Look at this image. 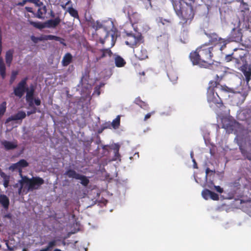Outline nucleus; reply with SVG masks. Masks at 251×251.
Here are the masks:
<instances>
[{
    "label": "nucleus",
    "instance_id": "nucleus-1",
    "mask_svg": "<svg viewBox=\"0 0 251 251\" xmlns=\"http://www.w3.org/2000/svg\"><path fill=\"white\" fill-rule=\"evenodd\" d=\"M213 46H208L204 44L198 48L195 51H192L189 58L194 65H198L201 68H208L214 64L212 59Z\"/></svg>",
    "mask_w": 251,
    "mask_h": 251
},
{
    "label": "nucleus",
    "instance_id": "nucleus-2",
    "mask_svg": "<svg viewBox=\"0 0 251 251\" xmlns=\"http://www.w3.org/2000/svg\"><path fill=\"white\" fill-rule=\"evenodd\" d=\"M232 89L224 85H221L217 81H210L207 89V97L209 102H212L219 107L223 106L221 97H224V94L232 92Z\"/></svg>",
    "mask_w": 251,
    "mask_h": 251
},
{
    "label": "nucleus",
    "instance_id": "nucleus-3",
    "mask_svg": "<svg viewBox=\"0 0 251 251\" xmlns=\"http://www.w3.org/2000/svg\"><path fill=\"white\" fill-rule=\"evenodd\" d=\"M176 15L180 19V23L183 26L189 25L194 18L195 13L191 3H185L186 6H183L184 2L182 0H171Z\"/></svg>",
    "mask_w": 251,
    "mask_h": 251
},
{
    "label": "nucleus",
    "instance_id": "nucleus-4",
    "mask_svg": "<svg viewBox=\"0 0 251 251\" xmlns=\"http://www.w3.org/2000/svg\"><path fill=\"white\" fill-rule=\"evenodd\" d=\"M44 182V180L39 176H33L31 178L26 176H22V179L19 180L21 186L18 190V193L19 195L22 193L24 187L27 188V192L38 190Z\"/></svg>",
    "mask_w": 251,
    "mask_h": 251
},
{
    "label": "nucleus",
    "instance_id": "nucleus-5",
    "mask_svg": "<svg viewBox=\"0 0 251 251\" xmlns=\"http://www.w3.org/2000/svg\"><path fill=\"white\" fill-rule=\"evenodd\" d=\"M209 38V41L208 43V46L210 45H214V47H218L220 50H222L226 48L227 42L224 39L219 37L218 35L216 33H211L208 35Z\"/></svg>",
    "mask_w": 251,
    "mask_h": 251
},
{
    "label": "nucleus",
    "instance_id": "nucleus-6",
    "mask_svg": "<svg viewBox=\"0 0 251 251\" xmlns=\"http://www.w3.org/2000/svg\"><path fill=\"white\" fill-rule=\"evenodd\" d=\"M28 78L25 77L22 79L17 84V86L14 89V95L21 98L24 95L26 90H28L27 85V81Z\"/></svg>",
    "mask_w": 251,
    "mask_h": 251
},
{
    "label": "nucleus",
    "instance_id": "nucleus-7",
    "mask_svg": "<svg viewBox=\"0 0 251 251\" xmlns=\"http://www.w3.org/2000/svg\"><path fill=\"white\" fill-rule=\"evenodd\" d=\"M127 40L125 41L126 45L131 48H135L141 40V36H136L132 34H127Z\"/></svg>",
    "mask_w": 251,
    "mask_h": 251
},
{
    "label": "nucleus",
    "instance_id": "nucleus-8",
    "mask_svg": "<svg viewBox=\"0 0 251 251\" xmlns=\"http://www.w3.org/2000/svg\"><path fill=\"white\" fill-rule=\"evenodd\" d=\"M2 52V31L0 27V75L4 79L6 76V67L2 58L1 57Z\"/></svg>",
    "mask_w": 251,
    "mask_h": 251
},
{
    "label": "nucleus",
    "instance_id": "nucleus-9",
    "mask_svg": "<svg viewBox=\"0 0 251 251\" xmlns=\"http://www.w3.org/2000/svg\"><path fill=\"white\" fill-rule=\"evenodd\" d=\"M134 52L135 55L139 60H144L148 57L147 50L143 47L137 49Z\"/></svg>",
    "mask_w": 251,
    "mask_h": 251
},
{
    "label": "nucleus",
    "instance_id": "nucleus-10",
    "mask_svg": "<svg viewBox=\"0 0 251 251\" xmlns=\"http://www.w3.org/2000/svg\"><path fill=\"white\" fill-rule=\"evenodd\" d=\"M1 145L4 147L6 151H9L15 149L18 147L16 141L11 142L7 140H3L1 142Z\"/></svg>",
    "mask_w": 251,
    "mask_h": 251
},
{
    "label": "nucleus",
    "instance_id": "nucleus-11",
    "mask_svg": "<svg viewBox=\"0 0 251 251\" xmlns=\"http://www.w3.org/2000/svg\"><path fill=\"white\" fill-rule=\"evenodd\" d=\"M61 22V19L59 16L54 19H50L45 22L46 28H55Z\"/></svg>",
    "mask_w": 251,
    "mask_h": 251
},
{
    "label": "nucleus",
    "instance_id": "nucleus-12",
    "mask_svg": "<svg viewBox=\"0 0 251 251\" xmlns=\"http://www.w3.org/2000/svg\"><path fill=\"white\" fill-rule=\"evenodd\" d=\"M26 100L28 103V105L30 107L33 106V96L34 93V89L33 86L30 87V90L28 88V90H26Z\"/></svg>",
    "mask_w": 251,
    "mask_h": 251
},
{
    "label": "nucleus",
    "instance_id": "nucleus-13",
    "mask_svg": "<svg viewBox=\"0 0 251 251\" xmlns=\"http://www.w3.org/2000/svg\"><path fill=\"white\" fill-rule=\"evenodd\" d=\"M127 14L130 21L133 24H137L141 20L140 15L136 12H130L129 11H128Z\"/></svg>",
    "mask_w": 251,
    "mask_h": 251
},
{
    "label": "nucleus",
    "instance_id": "nucleus-14",
    "mask_svg": "<svg viewBox=\"0 0 251 251\" xmlns=\"http://www.w3.org/2000/svg\"><path fill=\"white\" fill-rule=\"evenodd\" d=\"M120 124V117L118 116L115 119H114L111 123H106L105 124V126L103 127L102 129L110 128L111 126H112L114 128L116 129L119 127ZM102 131H101V132ZM99 132H100V131Z\"/></svg>",
    "mask_w": 251,
    "mask_h": 251
},
{
    "label": "nucleus",
    "instance_id": "nucleus-15",
    "mask_svg": "<svg viewBox=\"0 0 251 251\" xmlns=\"http://www.w3.org/2000/svg\"><path fill=\"white\" fill-rule=\"evenodd\" d=\"M99 51L101 53V54L99 56L96 57V62H98L107 56L111 57L112 54V52L109 48L100 49Z\"/></svg>",
    "mask_w": 251,
    "mask_h": 251
},
{
    "label": "nucleus",
    "instance_id": "nucleus-16",
    "mask_svg": "<svg viewBox=\"0 0 251 251\" xmlns=\"http://www.w3.org/2000/svg\"><path fill=\"white\" fill-rule=\"evenodd\" d=\"M47 12V8L46 6L43 5L38 8L37 13L34 14V17L38 19H43L44 18V15Z\"/></svg>",
    "mask_w": 251,
    "mask_h": 251
},
{
    "label": "nucleus",
    "instance_id": "nucleus-17",
    "mask_svg": "<svg viewBox=\"0 0 251 251\" xmlns=\"http://www.w3.org/2000/svg\"><path fill=\"white\" fill-rule=\"evenodd\" d=\"M0 203L5 210H7L9 206V199L4 194L0 195Z\"/></svg>",
    "mask_w": 251,
    "mask_h": 251
},
{
    "label": "nucleus",
    "instance_id": "nucleus-18",
    "mask_svg": "<svg viewBox=\"0 0 251 251\" xmlns=\"http://www.w3.org/2000/svg\"><path fill=\"white\" fill-rule=\"evenodd\" d=\"M14 50L10 49L6 52L5 54V62L7 65L10 67L13 60Z\"/></svg>",
    "mask_w": 251,
    "mask_h": 251
},
{
    "label": "nucleus",
    "instance_id": "nucleus-19",
    "mask_svg": "<svg viewBox=\"0 0 251 251\" xmlns=\"http://www.w3.org/2000/svg\"><path fill=\"white\" fill-rule=\"evenodd\" d=\"M134 103L144 110H148L149 109L148 104L146 102L143 101L140 97H137L135 99Z\"/></svg>",
    "mask_w": 251,
    "mask_h": 251
},
{
    "label": "nucleus",
    "instance_id": "nucleus-20",
    "mask_svg": "<svg viewBox=\"0 0 251 251\" xmlns=\"http://www.w3.org/2000/svg\"><path fill=\"white\" fill-rule=\"evenodd\" d=\"M64 175L68 176L69 178L77 179L80 174L77 173L73 169H68L67 170Z\"/></svg>",
    "mask_w": 251,
    "mask_h": 251
},
{
    "label": "nucleus",
    "instance_id": "nucleus-21",
    "mask_svg": "<svg viewBox=\"0 0 251 251\" xmlns=\"http://www.w3.org/2000/svg\"><path fill=\"white\" fill-rule=\"evenodd\" d=\"M73 56L70 53H67L63 57L62 64L63 66L69 65L72 61Z\"/></svg>",
    "mask_w": 251,
    "mask_h": 251
},
{
    "label": "nucleus",
    "instance_id": "nucleus-22",
    "mask_svg": "<svg viewBox=\"0 0 251 251\" xmlns=\"http://www.w3.org/2000/svg\"><path fill=\"white\" fill-rule=\"evenodd\" d=\"M242 72L246 77V80L247 82H249L251 80V71L250 68H247L245 66H244L242 69Z\"/></svg>",
    "mask_w": 251,
    "mask_h": 251
},
{
    "label": "nucleus",
    "instance_id": "nucleus-23",
    "mask_svg": "<svg viewBox=\"0 0 251 251\" xmlns=\"http://www.w3.org/2000/svg\"><path fill=\"white\" fill-rule=\"evenodd\" d=\"M115 63L116 67H123L126 64V62L121 56L117 55L115 58Z\"/></svg>",
    "mask_w": 251,
    "mask_h": 251
},
{
    "label": "nucleus",
    "instance_id": "nucleus-24",
    "mask_svg": "<svg viewBox=\"0 0 251 251\" xmlns=\"http://www.w3.org/2000/svg\"><path fill=\"white\" fill-rule=\"evenodd\" d=\"M28 22L30 25H32L33 26H34V27H35L36 28H38L39 29H42L43 28H46V26H45L46 25L45 24V22L44 23H41L40 22H33L32 21H30V20H28Z\"/></svg>",
    "mask_w": 251,
    "mask_h": 251
},
{
    "label": "nucleus",
    "instance_id": "nucleus-25",
    "mask_svg": "<svg viewBox=\"0 0 251 251\" xmlns=\"http://www.w3.org/2000/svg\"><path fill=\"white\" fill-rule=\"evenodd\" d=\"M46 38L47 40H54L57 41H59L60 43L63 45H66L65 43H64V39L60 37L53 35H46Z\"/></svg>",
    "mask_w": 251,
    "mask_h": 251
},
{
    "label": "nucleus",
    "instance_id": "nucleus-26",
    "mask_svg": "<svg viewBox=\"0 0 251 251\" xmlns=\"http://www.w3.org/2000/svg\"><path fill=\"white\" fill-rule=\"evenodd\" d=\"M19 167L20 168L19 174L22 177V168L26 167L28 166V163L25 159H21L18 162Z\"/></svg>",
    "mask_w": 251,
    "mask_h": 251
},
{
    "label": "nucleus",
    "instance_id": "nucleus-27",
    "mask_svg": "<svg viewBox=\"0 0 251 251\" xmlns=\"http://www.w3.org/2000/svg\"><path fill=\"white\" fill-rule=\"evenodd\" d=\"M15 121L22 120L25 118L26 113L24 111H18L16 114L13 115Z\"/></svg>",
    "mask_w": 251,
    "mask_h": 251
},
{
    "label": "nucleus",
    "instance_id": "nucleus-28",
    "mask_svg": "<svg viewBox=\"0 0 251 251\" xmlns=\"http://www.w3.org/2000/svg\"><path fill=\"white\" fill-rule=\"evenodd\" d=\"M120 148V146L118 144H115L112 148V149L114 150V160H116L117 159H119L121 156L120 154L119 153Z\"/></svg>",
    "mask_w": 251,
    "mask_h": 251
},
{
    "label": "nucleus",
    "instance_id": "nucleus-29",
    "mask_svg": "<svg viewBox=\"0 0 251 251\" xmlns=\"http://www.w3.org/2000/svg\"><path fill=\"white\" fill-rule=\"evenodd\" d=\"M151 0H139L140 2L139 4L143 7V8L148 9L149 8L152 7L151 4Z\"/></svg>",
    "mask_w": 251,
    "mask_h": 251
},
{
    "label": "nucleus",
    "instance_id": "nucleus-30",
    "mask_svg": "<svg viewBox=\"0 0 251 251\" xmlns=\"http://www.w3.org/2000/svg\"><path fill=\"white\" fill-rule=\"evenodd\" d=\"M67 11L72 17L79 19V17L77 11L74 9L73 7H69L68 8Z\"/></svg>",
    "mask_w": 251,
    "mask_h": 251
},
{
    "label": "nucleus",
    "instance_id": "nucleus-31",
    "mask_svg": "<svg viewBox=\"0 0 251 251\" xmlns=\"http://www.w3.org/2000/svg\"><path fill=\"white\" fill-rule=\"evenodd\" d=\"M77 179L80 180L81 184L84 186H87L90 182L89 179L86 176L80 174L78 176V177Z\"/></svg>",
    "mask_w": 251,
    "mask_h": 251
},
{
    "label": "nucleus",
    "instance_id": "nucleus-32",
    "mask_svg": "<svg viewBox=\"0 0 251 251\" xmlns=\"http://www.w3.org/2000/svg\"><path fill=\"white\" fill-rule=\"evenodd\" d=\"M1 177L3 179V186L5 188L8 187L10 181V176L5 173H1Z\"/></svg>",
    "mask_w": 251,
    "mask_h": 251
},
{
    "label": "nucleus",
    "instance_id": "nucleus-33",
    "mask_svg": "<svg viewBox=\"0 0 251 251\" xmlns=\"http://www.w3.org/2000/svg\"><path fill=\"white\" fill-rule=\"evenodd\" d=\"M202 197L206 200L210 198V190L208 189H204L201 192Z\"/></svg>",
    "mask_w": 251,
    "mask_h": 251
},
{
    "label": "nucleus",
    "instance_id": "nucleus-34",
    "mask_svg": "<svg viewBox=\"0 0 251 251\" xmlns=\"http://www.w3.org/2000/svg\"><path fill=\"white\" fill-rule=\"evenodd\" d=\"M205 178L207 180L208 177H210L211 176H214L215 173V170H211L209 168H207L205 170Z\"/></svg>",
    "mask_w": 251,
    "mask_h": 251
},
{
    "label": "nucleus",
    "instance_id": "nucleus-35",
    "mask_svg": "<svg viewBox=\"0 0 251 251\" xmlns=\"http://www.w3.org/2000/svg\"><path fill=\"white\" fill-rule=\"evenodd\" d=\"M18 74V72L17 71H13L11 73L9 83L12 84L16 78L17 75Z\"/></svg>",
    "mask_w": 251,
    "mask_h": 251
},
{
    "label": "nucleus",
    "instance_id": "nucleus-36",
    "mask_svg": "<svg viewBox=\"0 0 251 251\" xmlns=\"http://www.w3.org/2000/svg\"><path fill=\"white\" fill-rule=\"evenodd\" d=\"M56 245V241L53 240L49 242L48 246L46 247V249L48 251L50 250L53 247Z\"/></svg>",
    "mask_w": 251,
    "mask_h": 251
},
{
    "label": "nucleus",
    "instance_id": "nucleus-37",
    "mask_svg": "<svg viewBox=\"0 0 251 251\" xmlns=\"http://www.w3.org/2000/svg\"><path fill=\"white\" fill-rule=\"evenodd\" d=\"M240 150L244 156L246 157L249 160H251V155L246 150L242 148H240Z\"/></svg>",
    "mask_w": 251,
    "mask_h": 251
},
{
    "label": "nucleus",
    "instance_id": "nucleus-38",
    "mask_svg": "<svg viewBox=\"0 0 251 251\" xmlns=\"http://www.w3.org/2000/svg\"><path fill=\"white\" fill-rule=\"evenodd\" d=\"M28 2L34 4L36 6L40 7L44 5V3L40 0H29Z\"/></svg>",
    "mask_w": 251,
    "mask_h": 251
},
{
    "label": "nucleus",
    "instance_id": "nucleus-39",
    "mask_svg": "<svg viewBox=\"0 0 251 251\" xmlns=\"http://www.w3.org/2000/svg\"><path fill=\"white\" fill-rule=\"evenodd\" d=\"M210 198L214 201L219 200V195L215 192L210 191Z\"/></svg>",
    "mask_w": 251,
    "mask_h": 251
},
{
    "label": "nucleus",
    "instance_id": "nucleus-40",
    "mask_svg": "<svg viewBox=\"0 0 251 251\" xmlns=\"http://www.w3.org/2000/svg\"><path fill=\"white\" fill-rule=\"evenodd\" d=\"M237 34V36L236 37H233L234 38L233 41L236 42H239V41H241L242 37V33L240 31H238Z\"/></svg>",
    "mask_w": 251,
    "mask_h": 251
},
{
    "label": "nucleus",
    "instance_id": "nucleus-41",
    "mask_svg": "<svg viewBox=\"0 0 251 251\" xmlns=\"http://www.w3.org/2000/svg\"><path fill=\"white\" fill-rule=\"evenodd\" d=\"M93 27L95 28L96 30L102 27V25L100 22L97 21L96 23H94L92 25Z\"/></svg>",
    "mask_w": 251,
    "mask_h": 251
},
{
    "label": "nucleus",
    "instance_id": "nucleus-42",
    "mask_svg": "<svg viewBox=\"0 0 251 251\" xmlns=\"http://www.w3.org/2000/svg\"><path fill=\"white\" fill-rule=\"evenodd\" d=\"M9 169L11 170L12 171H14L15 170H18V171H20V168L19 167V165L18 164V162L16 163L12 164L9 167Z\"/></svg>",
    "mask_w": 251,
    "mask_h": 251
},
{
    "label": "nucleus",
    "instance_id": "nucleus-43",
    "mask_svg": "<svg viewBox=\"0 0 251 251\" xmlns=\"http://www.w3.org/2000/svg\"><path fill=\"white\" fill-rule=\"evenodd\" d=\"M241 6L242 8L243 9V11H246L249 10V7L248 4L245 2L244 1H242L241 2Z\"/></svg>",
    "mask_w": 251,
    "mask_h": 251
},
{
    "label": "nucleus",
    "instance_id": "nucleus-44",
    "mask_svg": "<svg viewBox=\"0 0 251 251\" xmlns=\"http://www.w3.org/2000/svg\"><path fill=\"white\" fill-rule=\"evenodd\" d=\"M32 109L30 111H28L27 112V115L29 116L31 114H35L37 112V109L34 105L32 107Z\"/></svg>",
    "mask_w": 251,
    "mask_h": 251
},
{
    "label": "nucleus",
    "instance_id": "nucleus-45",
    "mask_svg": "<svg viewBox=\"0 0 251 251\" xmlns=\"http://www.w3.org/2000/svg\"><path fill=\"white\" fill-rule=\"evenodd\" d=\"M3 242H5L8 250L10 251H13V250H14L13 248L12 247L10 246L9 245L8 240L4 239Z\"/></svg>",
    "mask_w": 251,
    "mask_h": 251
},
{
    "label": "nucleus",
    "instance_id": "nucleus-46",
    "mask_svg": "<svg viewBox=\"0 0 251 251\" xmlns=\"http://www.w3.org/2000/svg\"><path fill=\"white\" fill-rule=\"evenodd\" d=\"M214 188L215 190L219 193H222L223 192V189L220 186H214Z\"/></svg>",
    "mask_w": 251,
    "mask_h": 251
},
{
    "label": "nucleus",
    "instance_id": "nucleus-47",
    "mask_svg": "<svg viewBox=\"0 0 251 251\" xmlns=\"http://www.w3.org/2000/svg\"><path fill=\"white\" fill-rule=\"evenodd\" d=\"M29 0H23L22 1L18 2L17 5L18 6H23L26 2H28Z\"/></svg>",
    "mask_w": 251,
    "mask_h": 251
},
{
    "label": "nucleus",
    "instance_id": "nucleus-48",
    "mask_svg": "<svg viewBox=\"0 0 251 251\" xmlns=\"http://www.w3.org/2000/svg\"><path fill=\"white\" fill-rule=\"evenodd\" d=\"M31 39L34 43H37L39 42L38 37L33 35L31 36Z\"/></svg>",
    "mask_w": 251,
    "mask_h": 251
},
{
    "label": "nucleus",
    "instance_id": "nucleus-49",
    "mask_svg": "<svg viewBox=\"0 0 251 251\" xmlns=\"http://www.w3.org/2000/svg\"><path fill=\"white\" fill-rule=\"evenodd\" d=\"M154 113V111H152L151 113H149L145 115V116L144 121H147L148 119L150 118V117H151V114H153Z\"/></svg>",
    "mask_w": 251,
    "mask_h": 251
},
{
    "label": "nucleus",
    "instance_id": "nucleus-50",
    "mask_svg": "<svg viewBox=\"0 0 251 251\" xmlns=\"http://www.w3.org/2000/svg\"><path fill=\"white\" fill-rule=\"evenodd\" d=\"M34 103L36 105L39 106L41 104V100L38 98L34 100Z\"/></svg>",
    "mask_w": 251,
    "mask_h": 251
},
{
    "label": "nucleus",
    "instance_id": "nucleus-51",
    "mask_svg": "<svg viewBox=\"0 0 251 251\" xmlns=\"http://www.w3.org/2000/svg\"><path fill=\"white\" fill-rule=\"evenodd\" d=\"M38 37L39 41L47 40L46 35H42L41 36Z\"/></svg>",
    "mask_w": 251,
    "mask_h": 251
},
{
    "label": "nucleus",
    "instance_id": "nucleus-52",
    "mask_svg": "<svg viewBox=\"0 0 251 251\" xmlns=\"http://www.w3.org/2000/svg\"><path fill=\"white\" fill-rule=\"evenodd\" d=\"M25 10H26V11H27L28 12H30V13H32L33 15L34 14H35V12H33V10H32V8L31 7H25Z\"/></svg>",
    "mask_w": 251,
    "mask_h": 251
},
{
    "label": "nucleus",
    "instance_id": "nucleus-53",
    "mask_svg": "<svg viewBox=\"0 0 251 251\" xmlns=\"http://www.w3.org/2000/svg\"><path fill=\"white\" fill-rule=\"evenodd\" d=\"M12 121H15L13 118V115L8 118L5 121V123H8Z\"/></svg>",
    "mask_w": 251,
    "mask_h": 251
},
{
    "label": "nucleus",
    "instance_id": "nucleus-54",
    "mask_svg": "<svg viewBox=\"0 0 251 251\" xmlns=\"http://www.w3.org/2000/svg\"><path fill=\"white\" fill-rule=\"evenodd\" d=\"M71 0L68 1L65 4L62 5L61 6L63 9H65L66 8V6L69 4L71 2Z\"/></svg>",
    "mask_w": 251,
    "mask_h": 251
},
{
    "label": "nucleus",
    "instance_id": "nucleus-55",
    "mask_svg": "<svg viewBox=\"0 0 251 251\" xmlns=\"http://www.w3.org/2000/svg\"><path fill=\"white\" fill-rule=\"evenodd\" d=\"M193 162L194 163V165H193L194 168L197 169L198 168L197 164L196 161L194 158H193Z\"/></svg>",
    "mask_w": 251,
    "mask_h": 251
},
{
    "label": "nucleus",
    "instance_id": "nucleus-56",
    "mask_svg": "<svg viewBox=\"0 0 251 251\" xmlns=\"http://www.w3.org/2000/svg\"><path fill=\"white\" fill-rule=\"evenodd\" d=\"M100 42L102 44V45H103L104 44V42H105V41H104V39H102L101 38H100Z\"/></svg>",
    "mask_w": 251,
    "mask_h": 251
},
{
    "label": "nucleus",
    "instance_id": "nucleus-57",
    "mask_svg": "<svg viewBox=\"0 0 251 251\" xmlns=\"http://www.w3.org/2000/svg\"><path fill=\"white\" fill-rule=\"evenodd\" d=\"M50 16L52 18H54V17L55 14H54V13L52 11H50Z\"/></svg>",
    "mask_w": 251,
    "mask_h": 251
},
{
    "label": "nucleus",
    "instance_id": "nucleus-58",
    "mask_svg": "<svg viewBox=\"0 0 251 251\" xmlns=\"http://www.w3.org/2000/svg\"><path fill=\"white\" fill-rule=\"evenodd\" d=\"M4 217H5V218H8V219H11V214H6V215H5L4 216Z\"/></svg>",
    "mask_w": 251,
    "mask_h": 251
},
{
    "label": "nucleus",
    "instance_id": "nucleus-59",
    "mask_svg": "<svg viewBox=\"0 0 251 251\" xmlns=\"http://www.w3.org/2000/svg\"><path fill=\"white\" fill-rule=\"evenodd\" d=\"M163 21L167 23H171V21L169 20L164 19Z\"/></svg>",
    "mask_w": 251,
    "mask_h": 251
},
{
    "label": "nucleus",
    "instance_id": "nucleus-60",
    "mask_svg": "<svg viewBox=\"0 0 251 251\" xmlns=\"http://www.w3.org/2000/svg\"><path fill=\"white\" fill-rule=\"evenodd\" d=\"M39 251H48L45 248H43V249L40 250Z\"/></svg>",
    "mask_w": 251,
    "mask_h": 251
},
{
    "label": "nucleus",
    "instance_id": "nucleus-61",
    "mask_svg": "<svg viewBox=\"0 0 251 251\" xmlns=\"http://www.w3.org/2000/svg\"><path fill=\"white\" fill-rule=\"evenodd\" d=\"M140 74L144 75H145V73L144 72H142V73H140Z\"/></svg>",
    "mask_w": 251,
    "mask_h": 251
},
{
    "label": "nucleus",
    "instance_id": "nucleus-62",
    "mask_svg": "<svg viewBox=\"0 0 251 251\" xmlns=\"http://www.w3.org/2000/svg\"><path fill=\"white\" fill-rule=\"evenodd\" d=\"M189 0L192 2H194V1H195V0Z\"/></svg>",
    "mask_w": 251,
    "mask_h": 251
},
{
    "label": "nucleus",
    "instance_id": "nucleus-63",
    "mask_svg": "<svg viewBox=\"0 0 251 251\" xmlns=\"http://www.w3.org/2000/svg\"><path fill=\"white\" fill-rule=\"evenodd\" d=\"M216 76V77H217V80H218V78H219V76H218V75H217Z\"/></svg>",
    "mask_w": 251,
    "mask_h": 251
},
{
    "label": "nucleus",
    "instance_id": "nucleus-64",
    "mask_svg": "<svg viewBox=\"0 0 251 251\" xmlns=\"http://www.w3.org/2000/svg\"><path fill=\"white\" fill-rule=\"evenodd\" d=\"M191 157L193 158V152H191Z\"/></svg>",
    "mask_w": 251,
    "mask_h": 251
}]
</instances>
